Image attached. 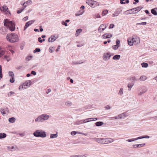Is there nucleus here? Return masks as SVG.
Wrapping results in <instances>:
<instances>
[{
  "label": "nucleus",
  "instance_id": "nucleus-1",
  "mask_svg": "<svg viewBox=\"0 0 157 157\" xmlns=\"http://www.w3.org/2000/svg\"><path fill=\"white\" fill-rule=\"evenodd\" d=\"M94 140L98 143L104 144L110 143L114 141L113 139L110 138H95Z\"/></svg>",
  "mask_w": 157,
  "mask_h": 157
},
{
  "label": "nucleus",
  "instance_id": "nucleus-2",
  "mask_svg": "<svg viewBox=\"0 0 157 157\" xmlns=\"http://www.w3.org/2000/svg\"><path fill=\"white\" fill-rule=\"evenodd\" d=\"M6 38L8 41L12 43L15 42L18 40V36L14 33L7 34Z\"/></svg>",
  "mask_w": 157,
  "mask_h": 157
},
{
  "label": "nucleus",
  "instance_id": "nucleus-3",
  "mask_svg": "<svg viewBox=\"0 0 157 157\" xmlns=\"http://www.w3.org/2000/svg\"><path fill=\"white\" fill-rule=\"evenodd\" d=\"M128 45L130 46L133 45V44L137 45L140 43V39L139 37H135L132 38H129L128 40Z\"/></svg>",
  "mask_w": 157,
  "mask_h": 157
},
{
  "label": "nucleus",
  "instance_id": "nucleus-4",
  "mask_svg": "<svg viewBox=\"0 0 157 157\" xmlns=\"http://www.w3.org/2000/svg\"><path fill=\"white\" fill-rule=\"evenodd\" d=\"M4 25L7 26L10 30L13 31L15 29V26L14 23L12 21H10L8 19H6L4 21Z\"/></svg>",
  "mask_w": 157,
  "mask_h": 157
},
{
  "label": "nucleus",
  "instance_id": "nucleus-5",
  "mask_svg": "<svg viewBox=\"0 0 157 157\" xmlns=\"http://www.w3.org/2000/svg\"><path fill=\"white\" fill-rule=\"evenodd\" d=\"M33 135L36 137L45 138L46 136V133L45 131L42 130H37L33 133Z\"/></svg>",
  "mask_w": 157,
  "mask_h": 157
},
{
  "label": "nucleus",
  "instance_id": "nucleus-6",
  "mask_svg": "<svg viewBox=\"0 0 157 157\" xmlns=\"http://www.w3.org/2000/svg\"><path fill=\"white\" fill-rule=\"evenodd\" d=\"M32 82L30 80H27L25 81L22 85V88L26 89L29 87L31 84Z\"/></svg>",
  "mask_w": 157,
  "mask_h": 157
},
{
  "label": "nucleus",
  "instance_id": "nucleus-7",
  "mask_svg": "<svg viewBox=\"0 0 157 157\" xmlns=\"http://www.w3.org/2000/svg\"><path fill=\"white\" fill-rule=\"evenodd\" d=\"M111 56L110 53H105L103 54V60L105 61L109 60Z\"/></svg>",
  "mask_w": 157,
  "mask_h": 157
},
{
  "label": "nucleus",
  "instance_id": "nucleus-8",
  "mask_svg": "<svg viewBox=\"0 0 157 157\" xmlns=\"http://www.w3.org/2000/svg\"><path fill=\"white\" fill-rule=\"evenodd\" d=\"M143 8V7L141 6H140L138 7L132 9V13H137L139 11H140Z\"/></svg>",
  "mask_w": 157,
  "mask_h": 157
},
{
  "label": "nucleus",
  "instance_id": "nucleus-9",
  "mask_svg": "<svg viewBox=\"0 0 157 157\" xmlns=\"http://www.w3.org/2000/svg\"><path fill=\"white\" fill-rule=\"evenodd\" d=\"M0 111L2 114L4 115L7 113H8L9 112V109L7 108L6 107L5 108H1L0 109Z\"/></svg>",
  "mask_w": 157,
  "mask_h": 157
},
{
  "label": "nucleus",
  "instance_id": "nucleus-10",
  "mask_svg": "<svg viewBox=\"0 0 157 157\" xmlns=\"http://www.w3.org/2000/svg\"><path fill=\"white\" fill-rule=\"evenodd\" d=\"M106 27L105 25L102 24L99 26L98 29V31L99 32H101L106 28Z\"/></svg>",
  "mask_w": 157,
  "mask_h": 157
},
{
  "label": "nucleus",
  "instance_id": "nucleus-11",
  "mask_svg": "<svg viewBox=\"0 0 157 157\" xmlns=\"http://www.w3.org/2000/svg\"><path fill=\"white\" fill-rule=\"evenodd\" d=\"M41 116L43 122L45 121H47L48 120L50 117L49 115L46 114H41Z\"/></svg>",
  "mask_w": 157,
  "mask_h": 157
},
{
  "label": "nucleus",
  "instance_id": "nucleus-12",
  "mask_svg": "<svg viewBox=\"0 0 157 157\" xmlns=\"http://www.w3.org/2000/svg\"><path fill=\"white\" fill-rule=\"evenodd\" d=\"M122 10L120 9H117L114 13L112 14L113 17L117 16L121 12Z\"/></svg>",
  "mask_w": 157,
  "mask_h": 157
},
{
  "label": "nucleus",
  "instance_id": "nucleus-13",
  "mask_svg": "<svg viewBox=\"0 0 157 157\" xmlns=\"http://www.w3.org/2000/svg\"><path fill=\"white\" fill-rule=\"evenodd\" d=\"M119 115L120 119H124L128 116V114L126 112L120 114Z\"/></svg>",
  "mask_w": 157,
  "mask_h": 157
},
{
  "label": "nucleus",
  "instance_id": "nucleus-14",
  "mask_svg": "<svg viewBox=\"0 0 157 157\" xmlns=\"http://www.w3.org/2000/svg\"><path fill=\"white\" fill-rule=\"evenodd\" d=\"M34 21H33V20H31L29 21L26 23L25 24V26L24 28V30H25L26 29L31 25L32 24Z\"/></svg>",
  "mask_w": 157,
  "mask_h": 157
},
{
  "label": "nucleus",
  "instance_id": "nucleus-15",
  "mask_svg": "<svg viewBox=\"0 0 157 157\" xmlns=\"http://www.w3.org/2000/svg\"><path fill=\"white\" fill-rule=\"evenodd\" d=\"M35 121L36 122V123L43 122V121L41 115L38 116L37 118H36L35 120Z\"/></svg>",
  "mask_w": 157,
  "mask_h": 157
},
{
  "label": "nucleus",
  "instance_id": "nucleus-16",
  "mask_svg": "<svg viewBox=\"0 0 157 157\" xmlns=\"http://www.w3.org/2000/svg\"><path fill=\"white\" fill-rule=\"evenodd\" d=\"M90 6V7L94 8L95 7V6H94V0H90L86 2Z\"/></svg>",
  "mask_w": 157,
  "mask_h": 157
},
{
  "label": "nucleus",
  "instance_id": "nucleus-17",
  "mask_svg": "<svg viewBox=\"0 0 157 157\" xmlns=\"http://www.w3.org/2000/svg\"><path fill=\"white\" fill-rule=\"evenodd\" d=\"M56 39L54 36H52L51 37L48 39V41L49 42H52L54 41Z\"/></svg>",
  "mask_w": 157,
  "mask_h": 157
},
{
  "label": "nucleus",
  "instance_id": "nucleus-18",
  "mask_svg": "<svg viewBox=\"0 0 157 157\" xmlns=\"http://www.w3.org/2000/svg\"><path fill=\"white\" fill-rule=\"evenodd\" d=\"M0 32L3 35L5 34L6 33V29L4 27L1 28H0Z\"/></svg>",
  "mask_w": 157,
  "mask_h": 157
},
{
  "label": "nucleus",
  "instance_id": "nucleus-19",
  "mask_svg": "<svg viewBox=\"0 0 157 157\" xmlns=\"http://www.w3.org/2000/svg\"><path fill=\"white\" fill-rule=\"evenodd\" d=\"M102 36L103 38L106 39L112 37V35L109 34H105Z\"/></svg>",
  "mask_w": 157,
  "mask_h": 157
},
{
  "label": "nucleus",
  "instance_id": "nucleus-20",
  "mask_svg": "<svg viewBox=\"0 0 157 157\" xmlns=\"http://www.w3.org/2000/svg\"><path fill=\"white\" fill-rule=\"evenodd\" d=\"M134 84L133 83H128V84L127 86L128 87V90L130 91L133 86H134Z\"/></svg>",
  "mask_w": 157,
  "mask_h": 157
},
{
  "label": "nucleus",
  "instance_id": "nucleus-21",
  "mask_svg": "<svg viewBox=\"0 0 157 157\" xmlns=\"http://www.w3.org/2000/svg\"><path fill=\"white\" fill-rule=\"evenodd\" d=\"M8 9V7L6 6H3L2 7H0V10L4 12L6 11Z\"/></svg>",
  "mask_w": 157,
  "mask_h": 157
},
{
  "label": "nucleus",
  "instance_id": "nucleus-22",
  "mask_svg": "<svg viewBox=\"0 0 157 157\" xmlns=\"http://www.w3.org/2000/svg\"><path fill=\"white\" fill-rule=\"evenodd\" d=\"M84 12V10H79L78 12L75 13V15L77 17L78 16L82 15Z\"/></svg>",
  "mask_w": 157,
  "mask_h": 157
},
{
  "label": "nucleus",
  "instance_id": "nucleus-23",
  "mask_svg": "<svg viewBox=\"0 0 157 157\" xmlns=\"http://www.w3.org/2000/svg\"><path fill=\"white\" fill-rule=\"evenodd\" d=\"M16 121V119L14 117L10 118L8 119L9 121L11 123H14Z\"/></svg>",
  "mask_w": 157,
  "mask_h": 157
},
{
  "label": "nucleus",
  "instance_id": "nucleus-24",
  "mask_svg": "<svg viewBox=\"0 0 157 157\" xmlns=\"http://www.w3.org/2000/svg\"><path fill=\"white\" fill-rule=\"evenodd\" d=\"M123 89L122 88H121L120 89L118 94L120 96H122L123 95Z\"/></svg>",
  "mask_w": 157,
  "mask_h": 157
},
{
  "label": "nucleus",
  "instance_id": "nucleus-25",
  "mask_svg": "<svg viewBox=\"0 0 157 157\" xmlns=\"http://www.w3.org/2000/svg\"><path fill=\"white\" fill-rule=\"evenodd\" d=\"M132 12H133L132 10V9L131 10H127L126 11L124 12V14H133V13H132Z\"/></svg>",
  "mask_w": 157,
  "mask_h": 157
},
{
  "label": "nucleus",
  "instance_id": "nucleus-26",
  "mask_svg": "<svg viewBox=\"0 0 157 157\" xmlns=\"http://www.w3.org/2000/svg\"><path fill=\"white\" fill-rule=\"evenodd\" d=\"M147 91V89L145 88L144 89H143L142 91L138 93L139 95H141L144 93H146Z\"/></svg>",
  "mask_w": 157,
  "mask_h": 157
},
{
  "label": "nucleus",
  "instance_id": "nucleus-27",
  "mask_svg": "<svg viewBox=\"0 0 157 157\" xmlns=\"http://www.w3.org/2000/svg\"><path fill=\"white\" fill-rule=\"evenodd\" d=\"M58 137L57 132L56 134H50V138L51 139L56 138Z\"/></svg>",
  "mask_w": 157,
  "mask_h": 157
},
{
  "label": "nucleus",
  "instance_id": "nucleus-28",
  "mask_svg": "<svg viewBox=\"0 0 157 157\" xmlns=\"http://www.w3.org/2000/svg\"><path fill=\"white\" fill-rule=\"evenodd\" d=\"M140 79V81H143L146 80L147 79V77L145 75H142Z\"/></svg>",
  "mask_w": 157,
  "mask_h": 157
},
{
  "label": "nucleus",
  "instance_id": "nucleus-29",
  "mask_svg": "<svg viewBox=\"0 0 157 157\" xmlns=\"http://www.w3.org/2000/svg\"><path fill=\"white\" fill-rule=\"evenodd\" d=\"M4 58L6 59L7 62L11 60V58L10 57L9 55H5L4 56Z\"/></svg>",
  "mask_w": 157,
  "mask_h": 157
},
{
  "label": "nucleus",
  "instance_id": "nucleus-30",
  "mask_svg": "<svg viewBox=\"0 0 157 157\" xmlns=\"http://www.w3.org/2000/svg\"><path fill=\"white\" fill-rule=\"evenodd\" d=\"M121 56L119 55H116L113 57V59L114 60H117L120 59Z\"/></svg>",
  "mask_w": 157,
  "mask_h": 157
},
{
  "label": "nucleus",
  "instance_id": "nucleus-31",
  "mask_svg": "<svg viewBox=\"0 0 157 157\" xmlns=\"http://www.w3.org/2000/svg\"><path fill=\"white\" fill-rule=\"evenodd\" d=\"M82 32V29H78L76 31V33L75 34L76 36L79 35V34Z\"/></svg>",
  "mask_w": 157,
  "mask_h": 157
},
{
  "label": "nucleus",
  "instance_id": "nucleus-32",
  "mask_svg": "<svg viewBox=\"0 0 157 157\" xmlns=\"http://www.w3.org/2000/svg\"><path fill=\"white\" fill-rule=\"evenodd\" d=\"M139 139L138 138V137L136 138H132L131 139H128L127 140H126V141H128V142H131L133 141H134L136 140H138Z\"/></svg>",
  "mask_w": 157,
  "mask_h": 157
},
{
  "label": "nucleus",
  "instance_id": "nucleus-33",
  "mask_svg": "<svg viewBox=\"0 0 157 157\" xmlns=\"http://www.w3.org/2000/svg\"><path fill=\"white\" fill-rule=\"evenodd\" d=\"M104 123L101 121L97 122L95 123V124L97 126H99L103 125Z\"/></svg>",
  "mask_w": 157,
  "mask_h": 157
},
{
  "label": "nucleus",
  "instance_id": "nucleus-34",
  "mask_svg": "<svg viewBox=\"0 0 157 157\" xmlns=\"http://www.w3.org/2000/svg\"><path fill=\"white\" fill-rule=\"evenodd\" d=\"M5 51L4 49L0 48V57L5 54Z\"/></svg>",
  "mask_w": 157,
  "mask_h": 157
},
{
  "label": "nucleus",
  "instance_id": "nucleus-35",
  "mask_svg": "<svg viewBox=\"0 0 157 157\" xmlns=\"http://www.w3.org/2000/svg\"><path fill=\"white\" fill-rule=\"evenodd\" d=\"M84 123L83 120H81L80 121H78L75 122V124L76 125H79L80 124H82Z\"/></svg>",
  "mask_w": 157,
  "mask_h": 157
},
{
  "label": "nucleus",
  "instance_id": "nucleus-36",
  "mask_svg": "<svg viewBox=\"0 0 157 157\" xmlns=\"http://www.w3.org/2000/svg\"><path fill=\"white\" fill-rule=\"evenodd\" d=\"M98 119L97 118L94 117V118H88V119L87 120L89 122L93 121H95L97 120Z\"/></svg>",
  "mask_w": 157,
  "mask_h": 157
},
{
  "label": "nucleus",
  "instance_id": "nucleus-37",
  "mask_svg": "<svg viewBox=\"0 0 157 157\" xmlns=\"http://www.w3.org/2000/svg\"><path fill=\"white\" fill-rule=\"evenodd\" d=\"M155 8L154 9H153L151 10V13L152 14H154L155 15H157V12L155 10Z\"/></svg>",
  "mask_w": 157,
  "mask_h": 157
},
{
  "label": "nucleus",
  "instance_id": "nucleus-38",
  "mask_svg": "<svg viewBox=\"0 0 157 157\" xmlns=\"http://www.w3.org/2000/svg\"><path fill=\"white\" fill-rule=\"evenodd\" d=\"M6 135L5 133H0V139L4 138L6 137Z\"/></svg>",
  "mask_w": 157,
  "mask_h": 157
},
{
  "label": "nucleus",
  "instance_id": "nucleus-39",
  "mask_svg": "<svg viewBox=\"0 0 157 157\" xmlns=\"http://www.w3.org/2000/svg\"><path fill=\"white\" fill-rule=\"evenodd\" d=\"M150 138V136H139L138 137L139 139H142L143 138H147L148 139Z\"/></svg>",
  "mask_w": 157,
  "mask_h": 157
},
{
  "label": "nucleus",
  "instance_id": "nucleus-40",
  "mask_svg": "<svg viewBox=\"0 0 157 157\" xmlns=\"http://www.w3.org/2000/svg\"><path fill=\"white\" fill-rule=\"evenodd\" d=\"M141 65L142 67L145 68L147 67L148 65L147 63H141Z\"/></svg>",
  "mask_w": 157,
  "mask_h": 157
},
{
  "label": "nucleus",
  "instance_id": "nucleus-41",
  "mask_svg": "<svg viewBox=\"0 0 157 157\" xmlns=\"http://www.w3.org/2000/svg\"><path fill=\"white\" fill-rule=\"evenodd\" d=\"M8 74L9 76L11 77H14V74L13 72L12 71H9L8 72Z\"/></svg>",
  "mask_w": 157,
  "mask_h": 157
},
{
  "label": "nucleus",
  "instance_id": "nucleus-42",
  "mask_svg": "<svg viewBox=\"0 0 157 157\" xmlns=\"http://www.w3.org/2000/svg\"><path fill=\"white\" fill-rule=\"evenodd\" d=\"M66 105L68 106H70L72 105V103L70 101H67L65 103Z\"/></svg>",
  "mask_w": 157,
  "mask_h": 157
},
{
  "label": "nucleus",
  "instance_id": "nucleus-43",
  "mask_svg": "<svg viewBox=\"0 0 157 157\" xmlns=\"http://www.w3.org/2000/svg\"><path fill=\"white\" fill-rule=\"evenodd\" d=\"M119 47H118V45H113L112 46V48L114 50L117 49Z\"/></svg>",
  "mask_w": 157,
  "mask_h": 157
},
{
  "label": "nucleus",
  "instance_id": "nucleus-44",
  "mask_svg": "<svg viewBox=\"0 0 157 157\" xmlns=\"http://www.w3.org/2000/svg\"><path fill=\"white\" fill-rule=\"evenodd\" d=\"M94 17L95 18H100L101 16L99 14H96L94 16Z\"/></svg>",
  "mask_w": 157,
  "mask_h": 157
},
{
  "label": "nucleus",
  "instance_id": "nucleus-45",
  "mask_svg": "<svg viewBox=\"0 0 157 157\" xmlns=\"http://www.w3.org/2000/svg\"><path fill=\"white\" fill-rule=\"evenodd\" d=\"M108 13V11L107 10H104L102 11V14L103 16H105Z\"/></svg>",
  "mask_w": 157,
  "mask_h": 157
},
{
  "label": "nucleus",
  "instance_id": "nucleus-46",
  "mask_svg": "<svg viewBox=\"0 0 157 157\" xmlns=\"http://www.w3.org/2000/svg\"><path fill=\"white\" fill-rule=\"evenodd\" d=\"M11 78L10 79V82L13 83L15 81L14 77H11Z\"/></svg>",
  "mask_w": 157,
  "mask_h": 157
},
{
  "label": "nucleus",
  "instance_id": "nucleus-47",
  "mask_svg": "<svg viewBox=\"0 0 157 157\" xmlns=\"http://www.w3.org/2000/svg\"><path fill=\"white\" fill-rule=\"evenodd\" d=\"M94 6H95V7L97 6H99V3L96 1H94Z\"/></svg>",
  "mask_w": 157,
  "mask_h": 157
},
{
  "label": "nucleus",
  "instance_id": "nucleus-48",
  "mask_svg": "<svg viewBox=\"0 0 157 157\" xmlns=\"http://www.w3.org/2000/svg\"><path fill=\"white\" fill-rule=\"evenodd\" d=\"M147 24V22H142L141 23H137V25H145Z\"/></svg>",
  "mask_w": 157,
  "mask_h": 157
},
{
  "label": "nucleus",
  "instance_id": "nucleus-49",
  "mask_svg": "<svg viewBox=\"0 0 157 157\" xmlns=\"http://www.w3.org/2000/svg\"><path fill=\"white\" fill-rule=\"evenodd\" d=\"M120 40L118 39H117L116 41V44L117 45H118V47H120Z\"/></svg>",
  "mask_w": 157,
  "mask_h": 157
},
{
  "label": "nucleus",
  "instance_id": "nucleus-50",
  "mask_svg": "<svg viewBox=\"0 0 157 157\" xmlns=\"http://www.w3.org/2000/svg\"><path fill=\"white\" fill-rule=\"evenodd\" d=\"M73 156V157H86V156L84 155H74Z\"/></svg>",
  "mask_w": 157,
  "mask_h": 157
},
{
  "label": "nucleus",
  "instance_id": "nucleus-51",
  "mask_svg": "<svg viewBox=\"0 0 157 157\" xmlns=\"http://www.w3.org/2000/svg\"><path fill=\"white\" fill-rule=\"evenodd\" d=\"M25 3H26V4H27L29 5L30 4H31L32 3V2L31 0H28L27 1H26Z\"/></svg>",
  "mask_w": 157,
  "mask_h": 157
},
{
  "label": "nucleus",
  "instance_id": "nucleus-52",
  "mask_svg": "<svg viewBox=\"0 0 157 157\" xmlns=\"http://www.w3.org/2000/svg\"><path fill=\"white\" fill-rule=\"evenodd\" d=\"M40 48H36L35 49L34 51L33 52L34 53H36V52H40Z\"/></svg>",
  "mask_w": 157,
  "mask_h": 157
},
{
  "label": "nucleus",
  "instance_id": "nucleus-53",
  "mask_svg": "<svg viewBox=\"0 0 157 157\" xmlns=\"http://www.w3.org/2000/svg\"><path fill=\"white\" fill-rule=\"evenodd\" d=\"M145 144V143L137 144V147H143Z\"/></svg>",
  "mask_w": 157,
  "mask_h": 157
},
{
  "label": "nucleus",
  "instance_id": "nucleus-54",
  "mask_svg": "<svg viewBox=\"0 0 157 157\" xmlns=\"http://www.w3.org/2000/svg\"><path fill=\"white\" fill-rule=\"evenodd\" d=\"M32 56H28L26 58V60L27 61H29L32 59Z\"/></svg>",
  "mask_w": 157,
  "mask_h": 157
},
{
  "label": "nucleus",
  "instance_id": "nucleus-55",
  "mask_svg": "<svg viewBox=\"0 0 157 157\" xmlns=\"http://www.w3.org/2000/svg\"><path fill=\"white\" fill-rule=\"evenodd\" d=\"M83 63V62H82L81 61H79L78 62H75L74 63L75 64H81Z\"/></svg>",
  "mask_w": 157,
  "mask_h": 157
},
{
  "label": "nucleus",
  "instance_id": "nucleus-56",
  "mask_svg": "<svg viewBox=\"0 0 157 157\" xmlns=\"http://www.w3.org/2000/svg\"><path fill=\"white\" fill-rule=\"evenodd\" d=\"M24 8H22V9L21 8L18 10H17V13H18V14L21 13L23 11V10H24Z\"/></svg>",
  "mask_w": 157,
  "mask_h": 157
},
{
  "label": "nucleus",
  "instance_id": "nucleus-57",
  "mask_svg": "<svg viewBox=\"0 0 157 157\" xmlns=\"http://www.w3.org/2000/svg\"><path fill=\"white\" fill-rule=\"evenodd\" d=\"M76 132L75 131H72L71 132V134L72 136H74L76 135Z\"/></svg>",
  "mask_w": 157,
  "mask_h": 157
},
{
  "label": "nucleus",
  "instance_id": "nucleus-58",
  "mask_svg": "<svg viewBox=\"0 0 157 157\" xmlns=\"http://www.w3.org/2000/svg\"><path fill=\"white\" fill-rule=\"evenodd\" d=\"M62 24L63 25H64L65 26H67V23L64 21H62Z\"/></svg>",
  "mask_w": 157,
  "mask_h": 157
},
{
  "label": "nucleus",
  "instance_id": "nucleus-59",
  "mask_svg": "<svg viewBox=\"0 0 157 157\" xmlns=\"http://www.w3.org/2000/svg\"><path fill=\"white\" fill-rule=\"evenodd\" d=\"M105 108L106 109H111L110 106L108 105L105 106Z\"/></svg>",
  "mask_w": 157,
  "mask_h": 157
},
{
  "label": "nucleus",
  "instance_id": "nucleus-60",
  "mask_svg": "<svg viewBox=\"0 0 157 157\" xmlns=\"http://www.w3.org/2000/svg\"><path fill=\"white\" fill-rule=\"evenodd\" d=\"M77 133L78 134H80L83 135H84L85 136L87 135V134H86L82 133V132H76V134Z\"/></svg>",
  "mask_w": 157,
  "mask_h": 157
},
{
  "label": "nucleus",
  "instance_id": "nucleus-61",
  "mask_svg": "<svg viewBox=\"0 0 157 157\" xmlns=\"http://www.w3.org/2000/svg\"><path fill=\"white\" fill-rule=\"evenodd\" d=\"M22 67V66H17L16 67V69H17V70H20V69H21V68Z\"/></svg>",
  "mask_w": 157,
  "mask_h": 157
},
{
  "label": "nucleus",
  "instance_id": "nucleus-62",
  "mask_svg": "<svg viewBox=\"0 0 157 157\" xmlns=\"http://www.w3.org/2000/svg\"><path fill=\"white\" fill-rule=\"evenodd\" d=\"M114 25L113 24H111L109 25V29L113 28L114 27Z\"/></svg>",
  "mask_w": 157,
  "mask_h": 157
},
{
  "label": "nucleus",
  "instance_id": "nucleus-63",
  "mask_svg": "<svg viewBox=\"0 0 157 157\" xmlns=\"http://www.w3.org/2000/svg\"><path fill=\"white\" fill-rule=\"evenodd\" d=\"M31 73L33 75H35L36 74V72L35 71H31Z\"/></svg>",
  "mask_w": 157,
  "mask_h": 157
},
{
  "label": "nucleus",
  "instance_id": "nucleus-64",
  "mask_svg": "<svg viewBox=\"0 0 157 157\" xmlns=\"http://www.w3.org/2000/svg\"><path fill=\"white\" fill-rule=\"evenodd\" d=\"M51 90L50 89H48L46 92V93L47 94H48L49 93H50L51 91Z\"/></svg>",
  "mask_w": 157,
  "mask_h": 157
}]
</instances>
